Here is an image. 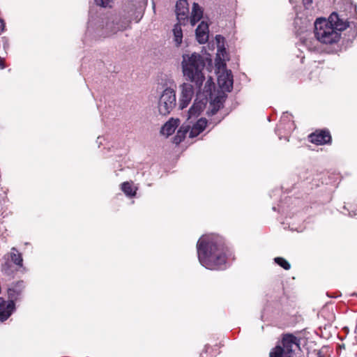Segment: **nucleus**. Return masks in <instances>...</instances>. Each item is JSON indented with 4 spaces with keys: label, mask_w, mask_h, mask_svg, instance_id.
Returning a JSON list of instances; mask_svg holds the SVG:
<instances>
[{
    "label": "nucleus",
    "mask_w": 357,
    "mask_h": 357,
    "mask_svg": "<svg viewBox=\"0 0 357 357\" xmlns=\"http://www.w3.org/2000/svg\"><path fill=\"white\" fill-rule=\"evenodd\" d=\"M10 257L11 261L16 264L17 266L22 267V257L21 253H20L15 248H12L11 251L10 252Z\"/></svg>",
    "instance_id": "20"
},
{
    "label": "nucleus",
    "mask_w": 357,
    "mask_h": 357,
    "mask_svg": "<svg viewBox=\"0 0 357 357\" xmlns=\"http://www.w3.org/2000/svg\"><path fill=\"white\" fill-rule=\"evenodd\" d=\"M206 124V119H200L192 126H190L189 137L194 138L198 136L205 129Z\"/></svg>",
    "instance_id": "14"
},
{
    "label": "nucleus",
    "mask_w": 357,
    "mask_h": 357,
    "mask_svg": "<svg viewBox=\"0 0 357 357\" xmlns=\"http://www.w3.org/2000/svg\"><path fill=\"white\" fill-rule=\"evenodd\" d=\"M181 24H179V22H178L174 25L173 29L174 40L177 47H178L182 43L183 33L181 27Z\"/></svg>",
    "instance_id": "19"
},
{
    "label": "nucleus",
    "mask_w": 357,
    "mask_h": 357,
    "mask_svg": "<svg viewBox=\"0 0 357 357\" xmlns=\"http://www.w3.org/2000/svg\"><path fill=\"white\" fill-rule=\"evenodd\" d=\"M215 40L217 41V43H218V45L219 47V48H221L220 47V43H224V40H225V38L220 35H217L215 36Z\"/></svg>",
    "instance_id": "25"
},
{
    "label": "nucleus",
    "mask_w": 357,
    "mask_h": 357,
    "mask_svg": "<svg viewBox=\"0 0 357 357\" xmlns=\"http://www.w3.org/2000/svg\"><path fill=\"white\" fill-rule=\"evenodd\" d=\"M189 130H190V125H188V124L182 125L177 132V135L175 137V140H177V139L178 138L179 142H181L182 139H183L185 138L186 134L189 133Z\"/></svg>",
    "instance_id": "21"
},
{
    "label": "nucleus",
    "mask_w": 357,
    "mask_h": 357,
    "mask_svg": "<svg viewBox=\"0 0 357 357\" xmlns=\"http://www.w3.org/2000/svg\"><path fill=\"white\" fill-rule=\"evenodd\" d=\"M200 264L208 269H220L226 262L224 243L218 236H206L197 244Z\"/></svg>",
    "instance_id": "1"
},
{
    "label": "nucleus",
    "mask_w": 357,
    "mask_h": 357,
    "mask_svg": "<svg viewBox=\"0 0 357 357\" xmlns=\"http://www.w3.org/2000/svg\"><path fill=\"white\" fill-rule=\"evenodd\" d=\"M175 12L178 22L185 24L189 20V6L187 0H178L176 4Z\"/></svg>",
    "instance_id": "9"
},
{
    "label": "nucleus",
    "mask_w": 357,
    "mask_h": 357,
    "mask_svg": "<svg viewBox=\"0 0 357 357\" xmlns=\"http://www.w3.org/2000/svg\"><path fill=\"white\" fill-rule=\"evenodd\" d=\"M218 82L220 87L226 91H231L233 88V75L231 71H227L218 76Z\"/></svg>",
    "instance_id": "11"
},
{
    "label": "nucleus",
    "mask_w": 357,
    "mask_h": 357,
    "mask_svg": "<svg viewBox=\"0 0 357 357\" xmlns=\"http://www.w3.org/2000/svg\"><path fill=\"white\" fill-rule=\"evenodd\" d=\"M121 190L128 198H133L136 195L137 188L133 182L126 181L121 184Z\"/></svg>",
    "instance_id": "17"
},
{
    "label": "nucleus",
    "mask_w": 357,
    "mask_h": 357,
    "mask_svg": "<svg viewBox=\"0 0 357 357\" xmlns=\"http://www.w3.org/2000/svg\"><path fill=\"white\" fill-rule=\"evenodd\" d=\"M222 107V102L219 97L215 98L211 103L210 108L207 112L208 116L215 115L218 111Z\"/></svg>",
    "instance_id": "18"
},
{
    "label": "nucleus",
    "mask_w": 357,
    "mask_h": 357,
    "mask_svg": "<svg viewBox=\"0 0 357 357\" xmlns=\"http://www.w3.org/2000/svg\"><path fill=\"white\" fill-rule=\"evenodd\" d=\"M221 65H222L223 66H225V64L223 62H221Z\"/></svg>",
    "instance_id": "30"
},
{
    "label": "nucleus",
    "mask_w": 357,
    "mask_h": 357,
    "mask_svg": "<svg viewBox=\"0 0 357 357\" xmlns=\"http://www.w3.org/2000/svg\"><path fill=\"white\" fill-rule=\"evenodd\" d=\"M282 344L270 352V357H293V347H299V340L293 335L287 334L282 338Z\"/></svg>",
    "instance_id": "6"
},
{
    "label": "nucleus",
    "mask_w": 357,
    "mask_h": 357,
    "mask_svg": "<svg viewBox=\"0 0 357 357\" xmlns=\"http://www.w3.org/2000/svg\"><path fill=\"white\" fill-rule=\"evenodd\" d=\"M5 68V66H4V63H3V59L0 56V68L1 69H3Z\"/></svg>",
    "instance_id": "26"
},
{
    "label": "nucleus",
    "mask_w": 357,
    "mask_h": 357,
    "mask_svg": "<svg viewBox=\"0 0 357 357\" xmlns=\"http://www.w3.org/2000/svg\"><path fill=\"white\" fill-rule=\"evenodd\" d=\"M101 26L102 29V34L105 36H111L126 28V26L120 22V19L113 15L105 18L102 21Z\"/></svg>",
    "instance_id": "7"
},
{
    "label": "nucleus",
    "mask_w": 357,
    "mask_h": 357,
    "mask_svg": "<svg viewBox=\"0 0 357 357\" xmlns=\"http://www.w3.org/2000/svg\"><path fill=\"white\" fill-rule=\"evenodd\" d=\"M181 93L178 99V107L180 109L185 108L191 102L194 96V86L189 82H184L179 86Z\"/></svg>",
    "instance_id": "8"
},
{
    "label": "nucleus",
    "mask_w": 357,
    "mask_h": 357,
    "mask_svg": "<svg viewBox=\"0 0 357 357\" xmlns=\"http://www.w3.org/2000/svg\"><path fill=\"white\" fill-rule=\"evenodd\" d=\"M114 0H95V2L97 6L107 8V7H111L112 3L114 2Z\"/></svg>",
    "instance_id": "24"
},
{
    "label": "nucleus",
    "mask_w": 357,
    "mask_h": 357,
    "mask_svg": "<svg viewBox=\"0 0 357 357\" xmlns=\"http://www.w3.org/2000/svg\"><path fill=\"white\" fill-rule=\"evenodd\" d=\"M351 202H347V205H350Z\"/></svg>",
    "instance_id": "31"
},
{
    "label": "nucleus",
    "mask_w": 357,
    "mask_h": 357,
    "mask_svg": "<svg viewBox=\"0 0 357 357\" xmlns=\"http://www.w3.org/2000/svg\"><path fill=\"white\" fill-rule=\"evenodd\" d=\"M202 15L203 10L202 8L199 6L198 3H194L192 6L191 16L190 17V24L192 26L195 25V24L202 19Z\"/></svg>",
    "instance_id": "16"
},
{
    "label": "nucleus",
    "mask_w": 357,
    "mask_h": 357,
    "mask_svg": "<svg viewBox=\"0 0 357 357\" xmlns=\"http://www.w3.org/2000/svg\"><path fill=\"white\" fill-rule=\"evenodd\" d=\"M0 22L1 23V29H2V31H3L4 26H5V23H4L3 20L1 19H0Z\"/></svg>",
    "instance_id": "27"
},
{
    "label": "nucleus",
    "mask_w": 357,
    "mask_h": 357,
    "mask_svg": "<svg viewBox=\"0 0 357 357\" xmlns=\"http://www.w3.org/2000/svg\"><path fill=\"white\" fill-rule=\"evenodd\" d=\"M177 105L176 91L172 87L165 88L161 93L158 102V112L161 115L167 116Z\"/></svg>",
    "instance_id": "5"
},
{
    "label": "nucleus",
    "mask_w": 357,
    "mask_h": 357,
    "mask_svg": "<svg viewBox=\"0 0 357 357\" xmlns=\"http://www.w3.org/2000/svg\"><path fill=\"white\" fill-rule=\"evenodd\" d=\"M207 103V98L202 100L195 99L193 105L188 111L189 118L197 116L205 108Z\"/></svg>",
    "instance_id": "13"
},
{
    "label": "nucleus",
    "mask_w": 357,
    "mask_h": 357,
    "mask_svg": "<svg viewBox=\"0 0 357 357\" xmlns=\"http://www.w3.org/2000/svg\"><path fill=\"white\" fill-rule=\"evenodd\" d=\"M179 126V120L171 119L168 121L161 129V132L167 136L171 135L174 132L176 128Z\"/></svg>",
    "instance_id": "15"
},
{
    "label": "nucleus",
    "mask_w": 357,
    "mask_h": 357,
    "mask_svg": "<svg viewBox=\"0 0 357 357\" xmlns=\"http://www.w3.org/2000/svg\"><path fill=\"white\" fill-rule=\"evenodd\" d=\"M217 65H218V68H220V63H218Z\"/></svg>",
    "instance_id": "29"
},
{
    "label": "nucleus",
    "mask_w": 357,
    "mask_h": 357,
    "mask_svg": "<svg viewBox=\"0 0 357 357\" xmlns=\"http://www.w3.org/2000/svg\"><path fill=\"white\" fill-rule=\"evenodd\" d=\"M214 87V83L211 77H209L205 82V85L204 87V93L207 94H211L212 89Z\"/></svg>",
    "instance_id": "23"
},
{
    "label": "nucleus",
    "mask_w": 357,
    "mask_h": 357,
    "mask_svg": "<svg viewBox=\"0 0 357 357\" xmlns=\"http://www.w3.org/2000/svg\"><path fill=\"white\" fill-rule=\"evenodd\" d=\"M182 57L181 66L183 77L187 81L193 83L198 92L200 93L206 79L203 72L205 68L204 58L195 52L185 54Z\"/></svg>",
    "instance_id": "3"
},
{
    "label": "nucleus",
    "mask_w": 357,
    "mask_h": 357,
    "mask_svg": "<svg viewBox=\"0 0 357 357\" xmlns=\"http://www.w3.org/2000/svg\"><path fill=\"white\" fill-rule=\"evenodd\" d=\"M24 286L22 281L17 282L8 290V297L11 299L8 303L0 298V320L3 321L6 320L11 314L14 309L13 299H17L23 291Z\"/></svg>",
    "instance_id": "4"
},
{
    "label": "nucleus",
    "mask_w": 357,
    "mask_h": 357,
    "mask_svg": "<svg viewBox=\"0 0 357 357\" xmlns=\"http://www.w3.org/2000/svg\"><path fill=\"white\" fill-rule=\"evenodd\" d=\"M310 142L322 145L328 144L331 141V136L328 130H317L308 136Z\"/></svg>",
    "instance_id": "10"
},
{
    "label": "nucleus",
    "mask_w": 357,
    "mask_h": 357,
    "mask_svg": "<svg viewBox=\"0 0 357 357\" xmlns=\"http://www.w3.org/2000/svg\"><path fill=\"white\" fill-rule=\"evenodd\" d=\"M317 357H324V356L321 354V352H319V353L317 354Z\"/></svg>",
    "instance_id": "28"
},
{
    "label": "nucleus",
    "mask_w": 357,
    "mask_h": 357,
    "mask_svg": "<svg viewBox=\"0 0 357 357\" xmlns=\"http://www.w3.org/2000/svg\"><path fill=\"white\" fill-rule=\"evenodd\" d=\"M276 264L279 266L284 268L285 270H289L291 268L289 263L282 257H275L274 259Z\"/></svg>",
    "instance_id": "22"
},
{
    "label": "nucleus",
    "mask_w": 357,
    "mask_h": 357,
    "mask_svg": "<svg viewBox=\"0 0 357 357\" xmlns=\"http://www.w3.org/2000/svg\"><path fill=\"white\" fill-rule=\"evenodd\" d=\"M349 26L345 18L340 17L336 12L329 16L328 20L317 19L314 22V36L324 44H333L339 41L340 31L345 30Z\"/></svg>",
    "instance_id": "2"
},
{
    "label": "nucleus",
    "mask_w": 357,
    "mask_h": 357,
    "mask_svg": "<svg viewBox=\"0 0 357 357\" xmlns=\"http://www.w3.org/2000/svg\"><path fill=\"white\" fill-rule=\"evenodd\" d=\"M196 38L199 43L204 44L208 40V24L202 22L196 29Z\"/></svg>",
    "instance_id": "12"
}]
</instances>
